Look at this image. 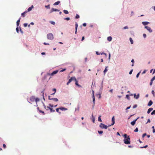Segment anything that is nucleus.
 <instances>
[{
	"instance_id": "obj_1",
	"label": "nucleus",
	"mask_w": 155,
	"mask_h": 155,
	"mask_svg": "<svg viewBox=\"0 0 155 155\" xmlns=\"http://www.w3.org/2000/svg\"><path fill=\"white\" fill-rule=\"evenodd\" d=\"M123 137H124V143L126 144H130V142L129 136H127L126 134H124L123 135Z\"/></svg>"
},
{
	"instance_id": "obj_2",
	"label": "nucleus",
	"mask_w": 155,
	"mask_h": 155,
	"mask_svg": "<svg viewBox=\"0 0 155 155\" xmlns=\"http://www.w3.org/2000/svg\"><path fill=\"white\" fill-rule=\"evenodd\" d=\"M47 38L49 40H53L54 38V36L52 33H49L47 35Z\"/></svg>"
},
{
	"instance_id": "obj_3",
	"label": "nucleus",
	"mask_w": 155,
	"mask_h": 155,
	"mask_svg": "<svg viewBox=\"0 0 155 155\" xmlns=\"http://www.w3.org/2000/svg\"><path fill=\"white\" fill-rule=\"evenodd\" d=\"M76 80V78L75 77H72L69 79L68 82L67 83V85H68L72 81Z\"/></svg>"
},
{
	"instance_id": "obj_4",
	"label": "nucleus",
	"mask_w": 155,
	"mask_h": 155,
	"mask_svg": "<svg viewBox=\"0 0 155 155\" xmlns=\"http://www.w3.org/2000/svg\"><path fill=\"white\" fill-rule=\"evenodd\" d=\"M100 127L101 128H102V129L104 128L105 129H107V125H106L105 124H103L102 123L100 124Z\"/></svg>"
},
{
	"instance_id": "obj_5",
	"label": "nucleus",
	"mask_w": 155,
	"mask_h": 155,
	"mask_svg": "<svg viewBox=\"0 0 155 155\" xmlns=\"http://www.w3.org/2000/svg\"><path fill=\"white\" fill-rule=\"evenodd\" d=\"M58 72V70L55 71L51 73H48V74L51 76H53L54 75L56 74Z\"/></svg>"
},
{
	"instance_id": "obj_6",
	"label": "nucleus",
	"mask_w": 155,
	"mask_h": 155,
	"mask_svg": "<svg viewBox=\"0 0 155 155\" xmlns=\"http://www.w3.org/2000/svg\"><path fill=\"white\" fill-rule=\"evenodd\" d=\"M144 28L147 29V30L149 32L151 33L152 32V30L150 27L148 26H145Z\"/></svg>"
},
{
	"instance_id": "obj_7",
	"label": "nucleus",
	"mask_w": 155,
	"mask_h": 155,
	"mask_svg": "<svg viewBox=\"0 0 155 155\" xmlns=\"http://www.w3.org/2000/svg\"><path fill=\"white\" fill-rule=\"evenodd\" d=\"M51 97V96H48V99L49 100H53L54 101H55V102H57L58 101V99L57 98H50V97Z\"/></svg>"
},
{
	"instance_id": "obj_8",
	"label": "nucleus",
	"mask_w": 155,
	"mask_h": 155,
	"mask_svg": "<svg viewBox=\"0 0 155 155\" xmlns=\"http://www.w3.org/2000/svg\"><path fill=\"white\" fill-rule=\"evenodd\" d=\"M139 118V117H138L135 120H134V121H133L131 122V124L132 125V126H134L135 124V123H136V121Z\"/></svg>"
},
{
	"instance_id": "obj_9",
	"label": "nucleus",
	"mask_w": 155,
	"mask_h": 155,
	"mask_svg": "<svg viewBox=\"0 0 155 155\" xmlns=\"http://www.w3.org/2000/svg\"><path fill=\"white\" fill-rule=\"evenodd\" d=\"M35 98L34 96H32L30 97V100L31 102H34L35 101Z\"/></svg>"
},
{
	"instance_id": "obj_10",
	"label": "nucleus",
	"mask_w": 155,
	"mask_h": 155,
	"mask_svg": "<svg viewBox=\"0 0 155 155\" xmlns=\"http://www.w3.org/2000/svg\"><path fill=\"white\" fill-rule=\"evenodd\" d=\"M115 119H114V117L113 116L112 118V124H111L109 126H110L111 125H113L115 123Z\"/></svg>"
},
{
	"instance_id": "obj_11",
	"label": "nucleus",
	"mask_w": 155,
	"mask_h": 155,
	"mask_svg": "<svg viewBox=\"0 0 155 155\" xmlns=\"http://www.w3.org/2000/svg\"><path fill=\"white\" fill-rule=\"evenodd\" d=\"M34 8L33 6L32 5L31 6V7H29L27 11L28 12H29L32 9Z\"/></svg>"
},
{
	"instance_id": "obj_12",
	"label": "nucleus",
	"mask_w": 155,
	"mask_h": 155,
	"mask_svg": "<svg viewBox=\"0 0 155 155\" xmlns=\"http://www.w3.org/2000/svg\"><path fill=\"white\" fill-rule=\"evenodd\" d=\"M59 12V10H58V9H57L56 8H52L51 10V12Z\"/></svg>"
},
{
	"instance_id": "obj_13",
	"label": "nucleus",
	"mask_w": 155,
	"mask_h": 155,
	"mask_svg": "<svg viewBox=\"0 0 155 155\" xmlns=\"http://www.w3.org/2000/svg\"><path fill=\"white\" fill-rule=\"evenodd\" d=\"M134 97L136 99H138L139 97V94H138L137 95H136V94H134Z\"/></svg>"
},
{
	"instance_id": "obj_14",
	"label": "nucleus",
	"mask_w": 155,
	"mask_h": 155,
	"mask_svg": "<svg viewBox=\"0 0 155 155\" xmlns=\"http://www.w3.org/2000/svg\"><path fill=\"white\" fill-rule=\"evenodd\" d=\"M149 23H150L147 21H143V22H142V24L143 25H147Z\"/></svg>"
},
{
	"instance_id": "obj_15",
	"label": "nucleus",
	"mask_w": 155,
	"mask_h": 155,
	"mask_svg": "<svg viewBox=\"0 0 155 155\" xmlns=\"http://www.w3.org/2000/svg\"><path fill=\"white\" fill-rule=\"evenodd\" d=\"M20 19H21V18H20L16 22L17 25L18 26L19 25V23H20Z\"/></svg>"
},
{
	"instance_id": "obj_16",
	"label": "nucleus",
	"mask_w": 155,
	"mask_h": 155,
	"mask_svg": "<svg viewBox=\"0 0 155 155\" xmlns=\"http://www.w3.org/2000/svg\"><path fill=\"white\" fill-rule=\"evenodd\" d=\"M152 104H153V102L151 100H150L149 101V102L148 104V106H151Z\"/></svg>"
},
{
	"instance_id": "obj_17",
	"label": "nucleus",
	"mask_w": 155,
	"mask_h": 155,
	"mask_svg": "<svg viewBox=\"0 0 155 155\" xmlns=\"http://www.w3.org/2000/svg\"><path fill=\"white\" fill-rule=\"evenodd\" d=\"M153 110V109L152 108H149L148 110H147V113L148 114H149L150 111H152Z\"/></svg>"
},
{
	"instance_id": "obj_18",
	"label": "nucleus",
	"mask_w": 155,
	"mask_h": 155,
	"mask_svg": "<svg viewBox=\"0 0 155 155\" xmlns=\"http://www.w3.org/2000/svg\"><path fill=\"white\" fill-rule=\"evenodd\" d=\"M59 108H60V110H67V108L64 107H61Z\"/></svg>"
},
{
	"instance_id": "obj_19",
	"label": "nucleus",
	"mask_w": 155,
	"mask_h": 155,
	"mask_svg": "<svg viewBox=\"0 0 155 155\" xmlns=\"http://www.w3.org/2000/svg\"><path fill=\"white\" fill-rule=\"evenodd\" d=\"M112 38L111 36L108 37L107 38V40L109 41H111L112 40Z\"/></svg>"
},
{
	"instance_id": "obj_20",
	"label": "nucleus",
	"mask_w": 155,
	"mask_h": 155,
	"mask_svg": "<svg viewBox=\"0 0 155 155\" xmlns=\"http://www.w3.org/2000/svg\"><path fill=\"white\" fill-rule=\"evenodd\" d=\"M74 81H75V84L78 86H79V87H81V86H80V85H79L78 84V81H77V79H76V80H74Z\"/></svg>"
},
{
	"instance_id": "obj_21",
	"label": "nucleus",
	"mask_w": 155,
	"mask_h": 155,
	"mask_svg": "<svg viewBox=\"0 0 155 155\" xmlns=\"http://www.w3.org/2000/svg\"><path fill=\"white\" fill-rule=\"evenodd\" d=\"M44 106L45 108L47 110H48V109H49L50 108V107L48 106L46 107L45 104H44Z\"/></svg>"
},
{
	"instance_id": "obj_22",
	"label": "nucleus",
	"mask_w": 155,
	"mask_h": 155,
	"mask_svg": "<svg viewBox=\"0 0 155 155\" xmlns=\"http://www.w3.org/2000/svg\"><path fill=\"white\" fill-rule=\"evenodd\" d=\"M27 12V11H25L23 13H22V14H21L22 16L24 17H25V14Z\"/></svg>"
},
{
	"instance_id": "obj_23",
	"label": "nucleus",
	"mask_w": 155,
	"mask_h": 155,
	"mask_svg": "<svg viewBox=\"0 0 155 155\" xmlns=\"http://www.w3.org/2000/svg\"><path fill=\"white\" fill-rule=\"evenodd\" d=\"M107 67H108L107 66L106 67L105 69H104V74H105L106 72L107 71Z\"/></svg>"
},
{
	"instance_id": "obj_24",
	"label": "nucleus",
	"mask_w": 155,
	"mask_h": 155,
	"mask_svg": "<svg viewBox=\"0 0 155 155\" xmlns=\"http://www.w3.org/2000/svg\"><path fill=\"white\" fill-rule=\"evenodd\" d=\"M49 110H50V111L51 112H55V110L51 108H50L49 109Z\"/></svg>"
},
{
	"instance_id": "obj_25",
	"label": "nucleus",
	"mask_w": 155,
	"mask_h": 155,
	"mask_svg": "<svg viewBox=\"0 0 155 155\" xmlns=\"http://www.w3.org/2000/svg\"><path fill=\"white\" fill-rule=\"evenodd\" d=\"M60 3V1H58L57 2H55L54 4V5H58Z\"/></svg>"
},
{
	"instance_id": "obj_26",
	"label": "nucleus",
	"mask_w": 155,
	"mask_h": 155,
	"mask_svg": "<svg viewBox=\"0 0 155 155\" xmlns=\"http://www.w3.org/2000/svg\"><path fill=\"white\" fill-rule=\"evenodd\" d=\"M35 101L37 103V102L39 101H40V99L38 98H35Z\"/></svg>"
},
{
	"instance_id": "obj_27",
	"label": "nucleus",
	"mask_w": 155,
	"mask_h": 155,
	"mask_svg": "<svg viewBox=\"0 0 155 155\" xmlns=\"http://www.w3.org/2000/svg\"><path fill=\"white\" fill-rule=\"evenodd\" d=\"M129 39H130V42L131 44H133L134 42H133V41L132 38H129Z\"/></svg>"
},
{
	"instance_id": "obj_28",
	"label": "nucleus",
	"mask_w": 155,
	"mask_h": 155,
	"mask_svg": "<svg viewBox=\"0 0 155 155\" xmlns=\"http://www.w3.org/2000/svg\"><path fill=\"white\" fill-rule=\"evenodd\" d=\"M63 12L65 14H68L69 13L68 11L66 10H64Z\"/></svg>"
},
{
	"instance_id": "obj_29",
	"label": "nucleus",
	"mask_w": 155,
	"mask_h": 155,
	"mask_svg": "<svg viewBox=\"0 0 155 155\" xmlns=\"http://www.w3.org/2000/svg\"><path fill=\"white\" fill-rule=\"evenodd\" d=\"M92 118L93 122L94 123V122H95V118L93 116V114L92 115Z\"/></svg>"
},
{
	"instance_id": "obj_30",
	"label": "nucleus",
	"mask_w": 155,
	"mask_h": 155,
	"mask_svg": "<svg viewBox=\"0 0 155 155\" xmlns=\"http://www.w3.org/2000/svg\"><path fill=\"white\" fill-rule=\"evenodd\" d=\"M101 116H99V117H98V121L99 122H102V120H101Z\"/></svg>"
},
{
	"instance_id": "obj_31",
	"label": "nucleus",
	"mask_w": 155,
	"mask_h": 155,
	"mask_svg": "<svg viewBox=\"0 0 155 155\" xmlns=\"http://www.w3.org/2000/svg\"><path fill=\"white\" fill-rule=\"evenodd\" d=\"M60 110V108H57L56 109V110L57 112L58 113H59V114H61V112L59 111V110Z\"/></svg>"
},
{
	"instance_id": "obj_32",
	"label": "nucleus",
	"mask_w": 155,
	"mask_h": 155,
	"mask_svg": "<svg viewBox=\"0 0 155 155\" xmlns=\"http://www.w3.org/2000/svg\"><path fill=\"white\" fill-rule=\"evenodd\" d=\"M78 27V25L77 23L75 24V29H77Z\"/></svg>"
},
{
	"instance_id": "obj_33",
	"label": "nucleus",
	"mask_w": 155,
	"mask_h": 155,
	"mask_svg": "<svg viewBox=\"0 0 155 155\" xmlns=\"http://www.w3.org/2000/svg\"><path fill=\"white\" fill-rule=\"evenodd\" d=\"M151 115L155 114V110H153L151 113Z\"/></svg>"
},
{
	"instance_id": "obj_34",
	"label": "nucleus",
	"mask_w": 155,
	"mask_h": 155,
	"mask_svg": "<svg viewBox=\"0 0 155 155\" xmlns=\"http://www.w3.org/2000/svg\"><path fill=\"white\" fill-rule=\"evenodd\" d=\"M80 18V16H79V15H78V14H77L75 16V18L77 19V18Z\"/></svg>"
},
{
	"instance_id": "obj_35",
	"label": "nucleus",
	"mask_w": 155,
	"mask_h": 155,
	"mask_svg": "<svg viewBox=\"0 0 155 155\" xmlns=\"http://www.w3.org/2000/svg\"><path fill=\"white\" fill-rule=\"evenodd\" d=\"M152 94H153V96H155V92L153 90H152L151 92Z\"/></svg>"
},
{
	"instance_id": "obj_36",
	"label": "nucleus",
	"mask_w": 155,
	"mask_h": 155,
	"mask_svg": "<svg viewBox=\"0 0 155 155\" xmlns=\"http://www.w3.org/2000/svg\"><path fill=\"white\" fill-rule=\"evenodd\" d=\"M64 20L68 21V20H70V18L69 17H67V18H64Z\"/></svg>"
},
{
	"instance_id": "obj_37",
	"label": "nucleus",
	"mask_w": 155,
	"mask_h": 155,
	"mask_svg": "<svg viewBox=\"0 0 155 155\" xmlns=\"http://www.w3.org/2000/svg\"><path fill=\"white\" fill-rule=\"evenodd\" d=\"M138 131V130L137 128H136L134 130L135 132H137Z\"/></svg>"
},
{
	"instance_id": "obj_38",
	"label": "nucleus",
	"mask_w": 155,
	"mask_h": 155,
	"mask_svg": "<svg viewBox=\"0 0 155 155\" xmlns=\"http://www.w3.org/2000/svg\"><path fill=\"white\" fill-rule=\"evenodd\" d=\"M98 132L100 134H102L103 133V131H98Z\"/></svg>"
},
{
	"instance_id": "obj_39",
	"label": "nucleus",
	"mask_w": 155,
	"mask_h": 155,
	"mask_svg": "<svg viewBox=\"0 0 155 155\" xmlns=\"http://www.w3.org/2000/svg\"><path fill=\"white\" fill-rule=\"evenodd\" d=\"M16 30L17 31V32L18 33H19V29H18V27L16 28Z\"/></svg>"
},
{
	"instance_id": "obj_40",
	"label": "nucleus",
	"mask_w": 155,
	"mask_h": 155,
	"mask_svg": "<svg viewBox=\"0 0 155 155\" xmlns=\"http://www.w3.org/2000/svg\"><path fill=\"white\" fill-rule=\"evenodd\" d=\"M50 23L53 25H54L55 24V22L53 21H50Z\"/></svg>"
},
{
	"instance_id": "obj_41",
	"label": "nucleus",
	"mask_w": 155,
	"mask_h": 155,
	"mask_svg": "<svg viewBox=\"0 0 155 155\" xmlns=\"http://www.w3.org/2000/svg\"><path fill=\"white\" fill-rule=\"evenodd\" d=\"M155 79V76H154L151 79V81H153Z\"/></svg>"
},
{
	"instance_id": "obj_42",
	"label": "nucleus",
	"mask_w": 155,
	"mask_h": 155,
	"mask_svg": "<svg viewBox=\"0 0 155 155\" xmlns=\"http://www.w3.org/2000/svg\"><path fill=\"white\" fill-rule=\"evenodd\" d=\"M23 25H24V27H26L28 25V24H27L26 23H24L23 24Z\"/></svg>"
},
{
	"instance_id": "obj_43",
	"label": "nucleus",
	"mask_w": 155,
	"mask_h": 155,
	"mask_svg": "<svg viewBox=\"0 0 155 155\" xmlns=\"http://www.w3.org/2000/svg\"><path fill=\"white\" fill-rule=\"evenodd\" d=\"M66 70V68H64V69H62V70H61V71H60V72H63V71H65V70Z\"/></svg>"
},
{
	"instance_id": "obj_44",
	"label": "nucleus",
	"mask_w": 155,
	"mask_h": 155,
	"mask_svg": "<svg viewBox=\"0 0 155 155\" xmlns=\"http://www.w3.org/2000/svg\"><path fill=\"white\" fill-rule=\"evenodd\" d=\"M45 6L47 8H50V5H49Z\"/></svg>"
},
{
	"instance_id": "obj_45",
	"label": "nucleus",
	"mask_w": 155,
	"mask_h": 155,
	"mask_svg": "<svg viewBox=\"0 0 155 155\" xmlns=\"http://www.w3.org/2000/svg\"><path fill=\"white\" fill-rule=\"evenodd\" d=\"M140 72H139L137 75L136 77L137 78H138L139 76V75L140 74Z\"/></svg>"
},
{
	"instance_id": "obj_46",
	"label": "nucleus",
	"mask_w": 155,
	"mask_h": 155,
	"mask_svg": "<svg viewBox=\"0 0 155 155\" xmlns=\"http://www.w3.org/2000/svg\"><path fill=\"white\" fill-rule=\"evenodd\" d=\"M39 110L40 112L42 113L43 114H45V113H44V111H42V110Z\"/></svg>"
},
{
	"instance_id": "obj_47",
	"label": "nucleus",
	"mask_w": 155,
	"mask_h": 155,
	"mask_svg": "<svg viewBox=\"0 0 155 155\" xmlns=\"http://www.w3.org/2000/svg\"><path fill=\"white\" fill-rule=\"evenodd\" d=\"M148 147V146L147 145H146L145 146H144L143 147H141L140 148H147V147Z\"/></svg>"
},
{
	"instance_id": "obj_48",
	"label": "nucleus",
	"mask_w": 155,
	"mask_h": 155,
	"mask_svg": "<svg viewBox=\"0 0 155 155\" xmlns=\"http://www.w3.org/2000/svg\"><path fill=\"white\" fill-rule=\"evenodd\" d=\"M49 106H50L51 107H54V105H53V104H49Z\"/></svg>"
},
{
	"instance_id": "obj_49",
	"label": "nucleus",
	"mask_w": 155,
	"mask_h": 155,
	"mask_svg": "<svg viewBox=\"0 0 155 155\" xmlns=\"http://www.w3.org/2000/svg\"><path fill=\"white\" fill-rule=\"evenodd\" d=\"M95 98H93V102L94 104H94H95Z\"/></svg>"
},
{
	"instance_id": "obj_50",
	"label": "nucleus",
	"mask_w": 155,
	"mask_h": 155,
	"mask_svg": "<svg viewBox=\"0 0 155 155\" xmlns=\"http://www.w3.org/2000/svg\"><path fill=\"white\" fill-rule=\"evenodd\" d=\"M3 148L5 149L6 148V146L5 144H3Z\"/></svg>"
},
{
	"instance_id": "obj_51",
	"label": "nucleus",
	"mask_w": 155,
	"mask_h": 155,
	"mask_svg": "<svg viewBox=\"0 0 155 155\" xmlns=\"http://www.w3.org/2000/svg\"><path fill=\"white\" fill-rule=\"evenodd\" d=\"M133 71V69H132V70H131V71H130V72H129V74H132V72Z\"/></svg>"
},
{
	"instance_id": "obj_52",
	"label": "nucleus",
	"mask_w": 155,
	"mask_h": 155,
	"mask_svg": "<svg viewBox=\"0 0 155 155\" xmlns=\"http://www.w3.org/2000/svg\"><path fill=\"white\" fill-rule=\"evenodd\" d=\"M137 105L135 104V105H134V106H133V108H136L137 107Z\"/></svg>"
},
{
	"instance_id": "obj_53",
	"label": "nucleus",
	"mask_w": 155,
	"mask_h": 155,
	"mask_svg": "<svg viewBox=\"0 0 155 155\" xmlns=\"http://www.w3.org/2000/svg\"><path fill=\"white\" fill-rule=\"evenodd\" d=\"M146 135H147V134L146 133H144V134H143L142 135V137H144V136H146Z\"/></svg>"
},
{
	"instance_id": "obj_54",
	"label": "nucleus",
	"mask_w": 155,
	"mask_h": 155,
	"mask_svg": "<svg viewBox=\"0 0 155 155\" xmlns=\"http://www.w3.org/2000/svg\"><path fill=\"white\" fill-rule=\"evenodd\" d=\"M144 38H145L146 37V35L145 34H143V35Z\"/></svg>"
},
{
	"instance_id": "obj_55",
	"label": "nucleus",
	"mask_w": 155,
	"mask_h": 155,
	"mask_svg": "<svg viewBox=\"0 0 155 155\" xmlns=\"http://www.w3.org/2000/svg\"><path fill=\"white\" fill-rule=\"evenodd\" d=\"M150 119H148V120L147 122L146 123V124H147L148 123H150Z\"/></svg>"
},
{
	"instance_id": "obj_56",
	"label": "nucleus",
	"mask_w": 155,
	"mask_h": 155,
	"mask_svg": "<svg viewBox=\"0 0 155 155\" xmlns=\"http://www.w3.org/2000/svg\"><path fill=\"white\" fill-rule=\"evenodd\" d=\"M128 27L127 26H125L124 28V29H128Z\"/></svg>"
},
{
	"instance_id": "obj_57",
	"label": "nucleus",
	"mask_w": 155,
	"mask_h": 155,
	"mask_svg": "<svg viewBox=\"0 0 155 155\" xmlns=\"http://www.w3.org/2000/svg\"><path fill=\"white\" fill-rule=\"evenodd\" d=\"M96 54H97V55H99V54H101L100 53H98V52H97V51H96Z\"/></svg>"
},
{
	"instance_id": "obj_58",
	"label": "nucleus",
	"mask_w": 155,
	"mask_h": 155,
	"mask_svg": "<svg viewBox=\"0 0 155 155\" xmlns=\"http://www.w3.org/2000/svg\"><path fill=\"white\" fill-rule=\"evenodd\" d=\"M153 81H151V80L150 82V85L151 86L152 84Z\"/></svg>"
},
{
	"instance_id": "obj_59",
	"label": "nucleus",
	"mask_w": 155,
	"mask_h": 155,
	"mask_svg": "<svg viewBox=\"0 0 155 155\" xmlns=\"http://www.w3.org/2000/svg\"><path fill=\"white\" fill-rule=\"evenodd\" d=\"M83 26L85 27L86 26V23H84L83 24Z\"/></svg>"
},
{
	"instance_id": "obj_60",
	"label": "nucleus",
	"mask_w": 155,
	"mask_h": 155,
	"mask_svg": "<svg viewBox=\"0 0 155 155\" xmlns=\"http://www.w3.org/2000/svg\"><path fill=\"white\" fill-rule=\"evenodd\" d=\"M44 44L45 45H49V44L48 43H46L45 42H44Z\"/></svg>"
},
{
	"instance_id": "obj_61",
	"label": "nucleus",
	"mask_w": 155,
	"mask_h": 155,
	"mask_svg": "<svg viewBox=\"0 0 155 155\" xmlns=\"http://www.w3.org/2000/svg\"><path fill=\"white\" fill-rule=\"evenodd\" d=\"M53 90L54 91V92L55 93L56 92V90L55 88H54L53 89Z\"/></svg>"
},
{
	"instance_id": "obj_62",
	"label": "nucleus",
	"mask_w": 155,
	"mask_h": 155,
	"mask_svg": "<svg viewBox=\"0 0 155 155\" xmlns=\"http://www.w3.org/2000/svg\"><path fill=\"white\" fill-rule=\"evenodd\" d=\"M130 107V106H129V107H127L126 109V110H128V109H129Z\"/></svg>"
},
{
	"instance_id": "obj_63",
	"label": "nucleus",
	"mask_w": 155,
	"mask_h": 155,
	"mask_svg": "<svg viewBox=\"0 0 155 155\" xmlns=\"http://www.w3.org/2000/svg\"><path fill=\"white\" fill-rule=\"evenodd\" d=\"M20 32H21L22 33H23V31L21 29V28H20Z\"/></svg>"
},
{
	"instance_id": "obj_64",
	"label": "nucleus",
	"mask_w": 155,
	"mask_h": 155,
	"mask_svg": "<svg viewBox=\"0 0 155 155\" xmlns=\"http://www.w3.org/2000/svg\"><path fill=\"white\" fill-rule=\"evenodd\" d=\"M113 89H111L109 91L111 93L113 92Z\"/></svg>"
}]
</instances>
